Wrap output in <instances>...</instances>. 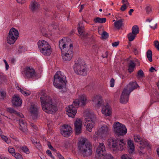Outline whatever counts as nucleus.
I'll return each instance as SVG.
<instances>
[{
	"instance_id": "18",
	"label": "nucleus",
	"mask_w": 159,
	"mask_h": 159,
	"mask_svg": "<svg viewBox=\"0 0 159 159\" xmlns=\"http://www.w3.org/2000/svg\"><path fill=\"white\" fill-rule=\"evenodd\" d=\"M102 113L106 116H109L111 114V109L110 107L107 103L105 105L103 104L102 105Z\"/></svg>"
},
{
	"instance_id": "15",
	"label": "nucleus",
	"mask_w": 159,
	"mask_h": 159,
	"mask_svg": "<svg viewBox=\"0 0 159 159\" xmlns=\"http://www.w3.org/2000/svg\"><path fill=\"white\" fill-rule=\"evenodd\" d=\"M67 114L70 117L74 118L77 113L76 109L72 105H70L66 108Z\"/></svg>"
},
{
	"instance_id": "44",
	"label": "nucleus",
	"mask_w": 159,
	"mask_h": 159,
	"mask_svg": "<svg viewBox=\"0 0 159 159\" xmlns=\"http://www.w3.org/2000/svg\"><path fill=\"white\" fill-rule=\"evenodd\" d=\"M134 139L136 142H139L140 143L141 141V139L140 136L137 135L134 136Z\"/></svg>"
},
{
	"instance_id": "46",
	"label": "nucleus",
	"mask_w": 159,
	"mask_h": 159,
	"mask_svg": "<svg viewBox=\"0 0 159 159\" xmlns=\"http://www.w3.org/2000/svg\"><path fill=\"white\" fill-rule=\"evenodd\" d=\"M102 36L103 39H106L108 37V33L106 31H103L102 34Z\"/></svg>"
},
{
	"instance_id": "28",
	"label": "nucleus",
	"mask_w": 159,
	"mask_h": 159,
	"mask_svg": "<svg viewBox=\"0 0 159 159\" xmlns=\"http://www.w3.org/2000/svg\"><path fill=\"white\" fill-rule=\"evenodd\" d=\"M78 25L79 26L77 29L78 32L79 34L82 37L84 35V27L83 25H80V22L78 23Z\"/></svg>"
},
{
	"instance_id": "27",
	"label": "nucleus",
	"mask_w": 159,
	"mask_h": 159,
	"mask_svg": "<svg viewBox=\"0 0 159 159\" xmlns=\"http://www.w3.org/2000/svg\"><path fill=\"white\" fill-rule=\"evenodd\" d=\"M78 99L80 101L81 106H84L86 103L87 98L85 95H82L80 96Z\"/></svg>"
},
{
	"instance_id": "32",
	"label": "nucleus",
	"mask_w": 159,
	"mask_h": 159,
	"mask_svg": "<svg viewBox=\"0 0 159 159\" xmlns=\"http://www.w3.org/2000/svg\"><path fill=\"white\" fill-rule=\"evenodd\" d=\"M149 146V144L147 141H141L140 143L139 148L141 150L147 147H148Z\"/></svg>"
},
{
	"instance_id": "64",
	"label": "nucleus",
	"mask_w": 159,
	"mask_h": 159,
	"mask_svg": "<svg viewBox=\"0 0 159 159\" xmlns=\"http://www.w3.org/2000/svg\"><path fill=\"white\" fill-rule=\"evenodd\" d=\"M36 145L35 144V145L36 146V147L37 148H39V147L40 145V143H39V141H38L37 142V143H36Z\"/></svg>"
},
{
	"instance_id": "49",
	"label": "nucleus",
	"mask_w": 159,
	"mask_h": 159,
	"mask_svg": "<svg viewBox=\"0 0 159 159\" xmlns=\"http://www.w3.org/2000/svg\"><path fill=\"white\" fill-rule=\"evenodd\" d=\"M126 4H124L121 6L120 8V10L121 11H124L126 9Z\"/></svg>"
},
{
	"instance_id": "41",
	"label": "nucleus",
	"mask_w": 159,
	"mask_h": 159,
	"mask_svg": "<svg viewBox=\"0 0 159 159\" xmlns=\"http://www.w3.org/2000/svg\"><path fill=\"white\" fill-rule=\"evenodd\" d=\"M80 103V101L79 99H76L73 102L72 105H73V106H74L76 108L78 107Z\"/></svg>"
},
{
	"instance_id": "2",
	"label": "nucleus",
	"mask_w": 159,
	"mask_h": 159,
	"mask_svg": "<svg viewBox=\"0 0 159 159\" xmlns=\"http://www.w3.org/2000/svg\"><path fill=\"white\" fill-rule=\"evenodd\" d=\"M86 139H82L78 143V149L84 157H89L92 153V146L89 142L86 143Z\"/></svg>"
},
{
	"instance_id": "24",
	"label": "nucleus",
	"mask_w": 159,
	"mask_h": 159,
	"mask_svg": "<svg viewBox=\"0 0 159 159\" xmlns=\"http://www.w3.org/2000/svg\"><path fill=\"white\" fill-rule=\"evenodd\" d=\"M34 70L33 69H30L29 67H26L24 71L25 76L28 78H31L34 77Z\"/></svg>"
},
{
	"instance_id": "35",
	"label": "nucleus",
	"mask_w": 159,
	"mask_h": 159,
	"mask_svg": "<svg viewBox=\"0 0 159 159\" xmlns=\"http://www.w3.org/2000/svg\"><path fill=\"white\" fill-rule=\"evenodd\" d=\"M147 57L150 62L152 61V52L151 50H148L146 53Z\"/></svg>"
},
{
	"instance_id": "8",
	"label": "nucleus",
	"mask_w": 159,
	"mask_h": 159,
	"mask_svg": "<svg viewBox=\"0 0 159 159\" xmlns=\"http://www.w3.org/2000/svg\"><path fill=\"white\" fill-rule=\"evenodd\" d=\"M112 140V149L114 152L116 153L118 150L121 151L123 150L125 144L123 139H120L117 138L116 140Z\"/></svg>"
},
{
	"instance_id": "10",
	"label": "nucleus",
	"mask_w": 159,
	"mask_h": 159,
	"mask_svg": "<svg viewBox=\"0 0 159 159\" xmlns=\"http://www.w3.org/2000/svg\"><path fill=\"white\" fill-rule=\"evenodd\" d=\"M106 154L105 146L103 143H99L96 149L95 159H102V157Z\"/></svg>"
},
{
	"instance_id": "3",
	"label": "nucleus",
	"mask_w": 159,
	"mask_h": 159,
	"mask_svg": "<svg viewBox=\"0 0 159 159\" xmlns=\"http://www.w3.org/2000/svg\"><path fill=\"white\" fill-rule=\"evenodd\" d=\"M96 120V116L93 113L89 111L87 112L84 122V125L86 126L87 130L89 132L91 131Z\"/></svg>"
},
{
	"instance_id": "61",
	"label": "nucleus",
	"mask_w": 159,
	"mask_h": 159,
	"mask_svg": "<svg viewBox=\"0 0 159 159\" xmlns=\"http://www.w3.org/2000/svg\"><path fill=\"white\" fill-rule=\"evenodd\" d=\"M16 114H17L19 116L22 118L24 117V116L21 113H20L17 111V113H16Z\"/></svg>"
},
{
	"instance_id": "34",
	"label": "nucleus",
	"mask_w": 159,
	"mask_h": 159,
	"mask_svg": "<svg viewBox=\"0 0 159 159\" xmlns=\"http://www.w3.org/2000/svg\"><path fill=\"white\" fill-rule=\"evenodd\" d=\"M136 35L132 33H130L127 35L128 40L129 41H133L135 38Z\"/></svg>"
},
{
	"instance_id": "60",
	"label": "nucleus",
	"mask_w": 159,
	"mask_h": 159,
	"mask_svg": "<svg viewBox=\"0 0 159 159\" xmlns=\"http://www.w3.org/2000/svg\"><path fill=\"white\" fill-rule=\"evenodd\" d=\"M57 154L60 159H64V157L59 153H57Z\"/></svg>"
},
{
	"instance_id": "45",
	"label": "nucleus",
	"mask_w": 159,
	"mask_h": 159,
	"mask_svg": "<svg viewBox=\"0 0 159 159\" xmlns=\"http://www.w3.org/2000/svg\"><path fill=\"white\" fill-rule=\"evenodd\" d=\"M7 111L11 113H14L15 114L16 113H17V111H16L14 110L13 108H8L7 109Z\"/></svg>"
},
{
	"instance_id": "29",
	"label": "nucleus",
	"mask_w": 159,
	"mask_h": 159,
	"mask_svg": "<svg viewBox=\"0 0 159 159\" xmlns=\"http://www.w3.org/2000/svg\"><path fill=\"white\" fill-rule=\"evenodd\" d=\"M129 68L128 71L130 73L133 72L134 70V68L135 67V64L134 62L132 60H130L128 63Z\"/></svg>"
},
{
	"instance_id": "59",
	"label": "nucleus",
	"mask_w": 159,
	"mask_h": 159,
	"mask_svg": "<svg viewBox=\"0 0 159 159\" xmlns=\"http://www.w3.org/2000/svg\"><path fill=\"white\" fill-rule=\"evenodd\" d=\"M47 153L51 157H52V155L51 151L49 150H48L46 151Z\"/></svg>"
},
{
	"instance_id": "16",
	"label": "nucleus",
	"mask_w": 159,
	"mask_h": 159,
	"mask_svg": "<svg viewBox=\"0 0 159 159\" xmlns=\"http://www.w3.org/2000/svg\"><path fill=\"white\" fill-rule=\"evenodd\" d=\"M127 89H124L120 98V102L122 104H125L128 101L129 96L130 94L127 91Z\"/></svg>"
},
{
	"instance_id": "23",
	"label": "nucleus",
	"mask_w": 159,
	"mask_h": 159,
	"mask_svg": "<svg viewBox=\"0 0 159 159\" xmlns=\"http://www.w3.org/2000/svg\"><path fill=\"white\" fill-rule=\"evenodd\" d=\"M20 129L23 132L26 134L28 132L26 122L22 119H20L19 122Z\"/></svg>"
},
{
	"instance_id": "48",
	"label": "nucleus",
	"mask_w": 159,
	"mask_h": 159,
	"mask_svg": "<svg viewBox=\"0 0 159 159\" xmlns=\"http://www.w3.org/2000/svg\"><path fill=\"white\" fill-rule=\"evenodd\" d=\"M8 150L9 152L10 153H11L12 156H13L14 155V154H13L15 153V150L13 148H8Z\"/></svg>"
},
{
	"instance_id": "57",
	"label": "nucleus",
	"mask_w": 159,
	"mask_h": 159,
	"mask_svg": "<svg viewBox=\"0 0 159 159\" xmlns=\"http://www.w3.org/2000/svg\"><path fill=\"white\" fill-rule=\"evenodd\" d=\"M16 1L18 3L21 4L24 3L25 2V0H16Z\"/></svg>"
},
{
	"instance_id": "54",
	"label": "nucleus",
	"mask_w": 159,
	"mask_h": 159,
	"mask_svg": "<svg viewBox=\"0 0 159 159\" xmlns=\"http://www.w3.org/2000/svg\"><path fill=\"white\" fill-rule=\"evenodd\" d=\"M119 44V42H115L112 43V45L113 47H116Z\"/></svg>"
},
{
	"instance_id": "43",
	"label": "nucleus",
	"mask_w": 159,
	"mask_h": 159,
	"mask_svg": "<svg viewBox=\"0 0 159 159\" xmlns=\"http://www.w3.org/2000/svg\"><path fill=\"white\" fill-rule=\"evenodd\" d=\"M13 154L14 155L13 156H14L17 159H23L22 155L19 153H16Z\"/></svg>"
},
{
	"instance_id": "40",
	"label": "nucleus",
	"mask_w": 159,
	"mask_h": 159,
	"mask_svg": "<svg viewBox=\"0 0 159 159\" xmlns=\"http://www.w3.org/2000/svg\"><path fill=\"white\" fill-rule=\"evenodd\" d=\"M146 13L150 14L152 12V7L150 5L147 6L145 8Z\"/></svg>"
},
{
	"instance_id": "12",
	"label": "nucleus",
	"mask_w": 159,
	"mask_h": 159,
	"mask_svg": "<svg viewBox=\"0 0 159 159\" xmlns=\"http://www.w3.org/2000/svg\"><path fill=\"white\" fill-rule=\"evenodd\" d=\"M39 50H51V48L48 43L45 40H40L37 42Z\"/></svg>"
},
{
	"instance_id": "13",
	"label": "nucleus",
	"mask_w": 159,
	"mask_h": 159,
	"mask_svg": "<svg viewBox=\"0 0 159 159\" xmlns=\"http://www.w3.org/2000/svg\"><path fill=\"white\" fill-rule=\"evenodd\" d=\"M72 133V128L67 125H64L61 130L62 135L65 137H68Z\"/></svg>"
},
{
	"instance_id": "19",
	"label": "nucleus",
	"mask_w": 159,
	"mask_h": 159,
	"mask_svg": "<svg viewBox=\"0 0 159 159\" xmlns=\"http://www.w3.org/2000/svg\"><path fill=\"white\" fill-rule=\"evenodd\" d=\"M138 87L139 86L137 83L134 81L130 82L127 85L126 88L124 89H127V91L130 93L134 90L137 89Z\"/></svg>"
},
{
	"instance_id": "55",
	"label": "nucleus",
	"mask_w": 159,
	"mask_h": 159,
	"mask_svg": "<svg viewBox=\"0 0 159 159\" xmlns=\"http://www.w3.org/2000/svg\"><path fill=\"white\" fill-rule=\"evenodd\" d=\"M121 159H131L130 158L128 157L127 155H124L121 157Z\"/></svg>"
},
{
	"instance_id": "47",
	"label": "nucleus",
	"mask_w": 159,
	"mask_h": 159,
	"mask_svg": "<svg viewBox=\"0 0 159 159\" xmlns=\"http://www.w3.org/2000/svg\"><path fill=\"white\" fill-rule=\"evenodd\" d=\"M155 47L157 50H159V42L157 40H155L154 42Z\"/></svg>"
},
{
	"instance_id": "51",
	"label": "nucleus",
	"mask_w": 159,
	"mask_h": 159,
	"mask_svg": "<svg viewBox=\"0 0 159 159\" xmlns=\"http://www.w3.org/2000/svg\"><path fill=\"white\" fill-rule=\"evenodd\" d=\"M27 47L25 45H20L19 46V49L20 50H25L27 49Z\"/></svg>"
},
{
	"instance_id": "33",
	"label": "nucleus",
	"mask_w": 159,
	"mask_h": 159,
	"mask_svg": "<svg viewBox=\"0 0 159 159\" xmlns=\"http://www.w3.org/2000/svg\"><path fill=\"white\" fill-rule=\"evenodd\" d=\"M139 28L138 26L136 25H134L132 28L131 33L137 35V34L139 33Z\"/></svg>"
},
{
	"instance_id": "9",
	"label": "nucleus",
	"mask_w": 159,
	"mask_h": 159,
	"mask_svg": "<svg viewBox=\"0 0 159 159\" xmlns=\"http://www.w3.org/2000/svg\"><path fill=\"white\" fill-rule=\"evenodd\" d=\"M70 39L64 37L59 41V47L61 50L73 49V45L70 43Z\"/></svg>"
},
{
	"instance_id": "7",
	"label": "nucleus",
	"mask_w": 159,
	"mask_h": 159,
	"mask_svg": "<svg viewBox=\"0 0 159 159\" xmlns=\"http://www.w3.org/2000/svg\"><path fill=\"white\" fill-rule=\"evenodd\" d=\"M114 131L115 133L119 135L123 136L127 133V129L123 125L116 122L113 124Z\"/></svg>"
},
{
	"instance_id": "14",
	"label": "nucleus",
	"mask_w": 159,
	"mask_h": 159,
	"mask_svg": "<svg viewBox=\"0 0 159 159\" xmlns=\"http://www.w3.org/2000/svg\"><path fill=\"white\" fill-rule=\"evenodd\" d=\"M75 131L76 135L80 134L82 131V121L80 119H76L74 123Z\"/></svg>"
},
{
	"instance_id": "50",
	"label": "nucleus",
	"mask_w": 159,
	"mask_h": 159,
	"mask_svg": "<svg viewBox=\"0 0 159 159\" xmlns=\"http://www.w3.org/2000/svg\"><path fill=\"white\" fill-rule=\"evenodd\" d=\"M1 136L2 138L4 141L7 143H9V142H8V139L6 136L3 135H2Z\"/></svg>"
},
{
	"instance_id": "38",
	"label": "nucleus",
	"mask_w": 159,
	"mask_h": 159,
	"mask_svg": "<svg viewBox=\"0 0 159 159\" xmlns=\"http://www.w3.org/2000/svg\"><path fill=\"white\" fill-rule=\"evenodd\" d=\"M20 150H22L23 152L26 153H28L29 152V149L26 146H23L19 147V151H20Z\"/></svg>"
},
{
	"instance_id": "52",
	"label": "nucleus",
	"mask_w": 159,
	"mask_h": 159,
	"mask_svg": "<svg viewBox=\"0 0 159 159\" xmlns=\"http://www.w3.org/2000/svg\"><path fill=\"white\" fill-rule=\"evenodd\" d=\"M153 23L154 24V26H152L151 25H149V27L151 29H153V30H155L157 28V23H156L155 22H153Z\"/></svg>"
},
{
	"instance_id": "11",
	"label": "nucleus",
	"mask_w": 159,
	"mask_h": 159,
	"mask_svg": "<svg viewBox=\"0 0 159 159\" xmlns=\"http://www.w3.org/2000/svg\"><path fill=\"white\" fill-rule=\"evenodd\" d=\"M61 52L62 58L64 61H70L73 55L72 50H61Z\"/></svg>"
},
{
	"instance_id": "4",
	"label": "nucleus",
	"mask_w": 159,
	"mask_h": 159,
	"mask_svg": "<svg viewBox=\"0 0 159 159\" xmlns=\"http://www.w3.org/2000/svg\"><path fill=\"white\" fill-rule=\"evenodd\" d=\"M85 63L84 60L79 58L75 61L74 66L75 72L77 75L85 76L87 74Z\"/></svg>"
},
{
	"instance_id": "39",
	"label": "nucleus",
	"mask_w": 159,
	"mask_h": 159,
	"mask_svg": "<svg viewBox=\"0 0 159 159\" xmlns=\"http://www.w3.org/2000/svg\"><path fill=\"white\" fill-rule=\"evenodd\" d=\"M40 52L46 56H49L52 53L51 50H40Z\"/></svg>"
},
{
	"instance_id": "53",
	"label": "nucleus",
	"mask_w": 159,
	"mask_h": 159,
	"mask_svg": "<svg viewBox=\"0 0 159 159\" xmlns=\"http://www.w3.org/2000/svg\"><path fill=\"white\" fill-rule=\"evenodd\" d=\"M110 86L111 87H114V85L115 80L113 78L111 79L110 80Z\"/></svg>"
},
{
	"instance_id": "1",
	"label": "nucleus",
	"mask_w": 159,
	"mask_h": 159,
	"mask_svg": "<svg viewBox=\"0 0 159 159\" xmlns=\"http://www.w3.org/2000/svg\"><path fill=\"white\" fill-rule=\"evenodd\" d=\"M40 100L42 109L47 113L53 114L57 111L55 101L50 97L43 95L40 97Z\"/></svg>"
},
{
	"instance_id": "25",
	"label": "nucleus",
	"mask_w": 159,
	"mask_h": 159,
	"mask_svg": "<svg viewBox=\"0 0 159 159\" xmlns=\"http://www.w3.org/2000/svg\"><path fill=\"white\" fill-rule=\"evenodd\" d=\"M127 144L129 149V153H133L134 150V146L133 143V142L131 140H129L128 141Z\"/></svg>"
},
{
	"instance_id": "5",
	"label": "nucleus",
	"mask_w": 159,
	"mask_h": 159,
	"mask_svg": "<svg viewBox=\"0 0 159 159\" xmlns=\"http://www.w3.org/2000/svg\"><path fill=\"white\" fill-rule=\"evenodd\" d=\"M66 82V77L62 75L60 71H57L54 76V86L58 89H61L65 87Z\"/></svg>"
},
{
	"instance_id": "20",
	"label": "nucleus",
	"mask_w": 159,
	"mask_h": 159,
	"mask_svg": "<svg viewBox=\"0 0 159 159\" xmlns=\"http://www.w3.org/2000/svg\"><path fill=\"white\" fill-rule=\"evenodd\" d=\"M92 100L95 103V106L98 107L103 105V101L101 96L96 95L94 96Z\"/></svg>"
},
{
	"instance_id": "56",
	"label": "nucleus",
	"mask_w": 159,
	"mask_h": 159,
	"mask_svg": "<svg viewBox=\"0 0 159 159\" xmlns=\"http://www.w3.org/2000/svg\"><path fill=\"white\" fill-rule=\"evenodd\" d=\"M6 93L4 91H2L0 92V96L2 98H3L5 97Z\"/></svg>"
},
{
	"instance_id": "36",
	"label": "nucleus",
	"mask_w": 159,
	"mask_h": 159,
	"mask_svg": "<svg viewBox=\"0 0 159 159\" xmlns=\"http://www.w3.org/2000/svg\"><path fill=\"white\" fill-rule=\"evenodd\" d=\"M38 5L37 3L35 2H32L30 5V9L33 11L37 8Z\"/></svg>"
},
{
	"instance_id": "22",
	"label": "nucleus",
	"mask_w": 159,
	"mask_h": 159,
	"mask_svg": "<svg viewBox=\"0 0 159 159\" xmlns=\"http://www.w3.org/2000/svg\"><path fill=\"white\" fill-rule=\"evenodd\" d=\"M12 102L13 105L16 107L20 106L22 102L20 98L16 95L13 97Z\"/></svg>"
},
{
	"instance_id": "21",
	"label": "nucleus",
	"mask_w": 159,
	"mask_h": 159,
	"mask_svg": "<svg viewBox=\"0 0 159 159\" xmlns=\"http://www.w3.org/2000/svg\"><path fill=\"white\" fill-rule=\"evenodd\" d=\"M110 131V129L109 127L107 126H102L100 129V131H98L96 135H95L96 137H100L102 135L100 134H107L109 133Z\"/></svg>"
},
{
	"instance_id": "26",
	"label": "nucleus",
	"mask_w": 159,
	"mask_h": 159,
	"mask_svg": "<svg viewBox=\"0 0 159 159\" xmlns=\"http://www.w3.org/2000/svg\"><path fill=\"white\" fill-rule=\"evenodd\" d=\"M52 27V25H49L48 26L49 29H46L45 28H43L41 29V32L43 35L46 37L48 36V35H50V34L49 33V32L52 30H51V28Z\"/></svg>"
},
{
	"instance_id": "17",
	"label": "nucleus",
	"mask_w": 159,
	"mask_h": 159,
	"mask_svg": "<svg viewBox=\"0 0 159 159\" xmlns=\"http://www.w3.org/2000/svg\"><path fill=\"white\" fill-rule=\"evenodd\" d=\"M39 108V107L37 105L31 104L30 110L32 117L34 120L37 118Z\"/></svg>"
},
{
	"instance_id": "31",
	"label": "nucleus",
	"mask_w": 159,
	"mask_h": 159,
	"mask_svg": "<svg viewBox=\"0 0 159 159\" xmlns=\"http://www.w3.org/2000/svg\"><path fill=\"white\" fill-rule=\"evenodd\" d=\"M107 20L105 18H99L97 17L94 19V21L96 23H105Z\"/></svg>"
},
{
	"instance_id": "63",
	"label": "nucleus",
	"mask_w": 159,
	"mask_h": 159,
	"mask_svg": "<svg viewBox=\"0 0 159 159\" xmlns=\"http://www.w3.org/2000/svg\"><path fill=\"white\" fill-rule=\"evenodd\" d=\"M154 70L157 71V70L153 67H151L149 69V71L151 72H153Z\"/></svg>"
},
{
	"instance_id": "58",
	"label": "nucleus",
	"mask_w": 159,
	"mask_h": 159,
	"mask_svg": "<svg viewBox=\"0 0 159 159\" xmlns=\"http://www.w3.org/2000/svg\"><path fill=\"white\" fill-rule=\"evenodd\" d=\"M107 53L108 52L107 51H106L104 52V54H102V56L103 57V58L107 57Z\"/></svg>"
},
{
	"instance_id": "30",
	"label": "nucleus",
	"mask_w": 159,
	"mask_h": 159,
	"mask_svg": "<svg viewBox=\"0 0 159 159\" xmlns=\"http://www.w3.org/2000/svg\"><path fill=\"white\" fill-rule=\"evenodd\" d=\"M124 19H120L119 20H116L114 23L115 27L117 29H119L122 26Z\"/></svg>"
},
{
	"instance_id": "37",
	"label": "nucleus",
	"mask_w": 159,
	"mask_h": 159,
	"mask_svg": "<svg viewBox=\"0 0 159 159\" xmlns=\"http://www.w3.org/2000/svg\"><path fill=\"white\" fill-rule=\"evenodd\" d=\"M136 76L138 79L141 78L145 76L144 72L142 70L138 71Z\"/></svg>"
},
{
	"instance_id": "62",
	"label": "nucleus",
	"mask_w": 159,
	"mask_h": 159,
	"mask_svg": "<svg viewBox=\"0 0 159 159\" xmlns=\"http://www.w3.org/2000/svg\"><path fill=\"white\" fill-rule=\"evenodd\" d=\"M31 141L33 143H36V144L38 141H37V140L35 139H32Z\"/></svg>"
},
{
	"instance_id": "42",
	"label": "nucleus",
	"mask_w": 159,
	"mask_h": 159,
	"mask_svg": "<svg viewBox=\"0 0 159 159\" xmlns=\"http://www.w3.org/2000/svg\"><path fill=\"white\" fill-rule=\"evenodd\" d=\"M113 157L110 154H105L104 156L102 157V159H113Z\"/></svg>"
},
{
	"instance_id": "6",
	"label": "nucleus",
	"mask_w": 159,
	"mask_h": 159,
	"mask_svg": "<svg viewBox=\"0 0 159 159\" xmlns=\"http://www.w3.org/2000/svg\"><path fill=\"white\" fill-rule=\"evenodd\" d=\"M19 37L18 30L12 27L9 30L7 36V43L10 44L14 43Z\"/></svg>"
}]
</instances>
